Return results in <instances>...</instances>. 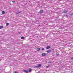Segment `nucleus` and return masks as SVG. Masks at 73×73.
I'll list each match as a JSON object with an SVG mask.
<instances>
[{
    "instance_id": "obj_7",
    "label": "nucleus",
    "mask_w": 73,
    "mask_h": 73,
    "mask_svg": "<svg viewBox=\"0 0 73 73\" xmlns=\"http://www.w3.org/2000/svg\"><path fill=\"white\" fill-rule=\"evenodd\" d=\"M50 48V46H47L46 47V49H49Z\"/></svg>"
},
{
    "instance_id": "obj_4",
    "label": "nucleus",
    "mask_w": 73,
    "mask_h": 73,
    "mask_svg": "<svg viewBox=\"0 0 73 73\" xmlns=\"http://www.w3.org/2000/svg\"><path fill=\"white\" fill-rule=\"evenodd\" d=\"M44 12L43 11V10H41L40 11V13H42Z\"/></svg>"
},
{
    "instance_id": "obj_13",
    "label": "nucleus",
    "mask_w": 73,
    "mask_h": 73,
    "mask_svg": "<svg viewBox=\"0 0 73 73\" xmlns=\"http://www.w3.org/2000/svg\"><path fill=\"white\" fill-rule=\"evenodd\" d=\"M21 39H22V40L23 39H24V37L23 36H22V37H21Z\"/></svg>"
},
{
    "instance_id": "obj_3",
    "label": "nucleus",
    "mask_w": 73,
    "mask_h": 73,
    "mask_svg": "<svg viewBox=\"0 0 73 73\" xmlns=\"http://www.w3.org/2000/svg\"><path fill=\"white\" fill-rule=\"evenodd\" d=\"M42 56H46V54L45 53H43L42 54Z\"/></svg>"
},
{
    "instance_id": "obj_5",
    "label": "nucleus",
    "mask_w": 73,
    "mask_h": 73,
    "mask_svg": "<svg viewBox=\"0 0 73 73\" xmlns=\"http://www.w3.org/2000/svg\"><path fill=\"white\" fill-rule=\"evenodd\" d=\"M67 12H68V11L67 10H66L64 11V13H66Z\"/></svg>"
},
{
    "instance_id": "obj_19",
    "label": "nucleus",
    "mask_w": 73,
    "mask_h": 73,
    "mask_svg": "<svg viewBox=\"0 0 73 73\" xmlns=\"http://www.w3.org/2000/svg\"><path fill=\"white\" fill-rule=\"evenodd\" d=\"M73 15V13H72L70 14V15H71V16Z\"/></svg>"
},
{
    "instance_id": "obj_18",
    "label": "nucleus",
    "mask_w": 73,
    "mask_h": 73,
    "mask_svg": "<svg viewBox=\"0 0 73 73\" xmlns=\"http://www.w3.org/2000/svg\"><path fill=\"white\" fill-rule=\"evenodd\" d=\"M42 50H44V48H42Z\"/></svg>"
},
{
    "instance_id": "obj_9",
    "label": "nucleus",
    "mask_w": 73,
    "mask_h": 73,
    "mask_svg": "<svg viewBox=\"0 0 73 73\" xmlns=\"http://www.w3.org/2000/svg\"><path fill=\"white\" fill-rule=\"evenodd\" d=\"M1 13L2 14H4V13H5V11H3L1 12Z\"/></svg>"
},
{
    "instance_id": "obj_8",
    "label": "nucleus",
    "mask_w": 73,
    "mask_h": 73,
    "mask_svg": "<svg viewBox=\"0 0 73 73\" xmlns=\"http://www.w3.org/2000/svg\"><path fill=\"white\" fill-rule=\"evenodd\" d=\"M46 52L47 53H50V52H51V50H48Z\"/></svg>"
},
{
    "instance_id": "obj_6",
    "label": "nucleus",
    "mask_w": 73,
    "mask_h": 73,
    "mask_svg": "<svg viewBox=\"0 0 73 73\" xmlns=\"http://www.w3.org/2000/svg\"><path fill=\"white\" fill-rule=\"evenodd\" d=\"M29 72H31V71H32V69L31 68H29Z\"/></svg>"
},
{
    "instance_id": "obj_1",
    "label": "nucleus",
    "mask_w": 73,
    "mask_h": 73,
    "mask_svg": "<svg viewBox=\"0 0 73 73\" xmlns=\"http://www.w3.org/2000/svg\"><path fill=\"white\" fill-rule=\"evenodd\" d=\"M23 70L24 72H25L26 73H28L29 72L28 71L25 70Z\"/></svg>"
},
{
    "instance_id": "obj_23",
    "label": "nucleus",
    "mask_w": 73,
    "mask_h": 73,
    "mask_svg": "<svg viewBox=\"0 0 73 73\" xmlns=\"http://www.w3.org/2000/svg\"><path fill=\"white\" fill-rule=\"evenodd\" d=\"M66 17H68V16L67 15H66Z\"/></svg>"
},
{
    "instance_id": "obj_15",
    "label": "nucleus",
    "mask_w": 73,
    "mask_h": 73,
    "mask_svg": "<svg viewBox=\"0 0 73 73\" xmlns=\"http://www.w3.org/2000/svg\"><path fill=\"white\" fill-rule=\"evenodd\" d=\"M21 13V12H19L17 13V14H19V13Z\"/></svg>"
},
{
    "instance_id": "obj_17",
    "label": "nucleus",
    "mask_w": 73,
    "mask_h": 73,
    "mask_svg": "<svg viewBox=\"0 0 73 73\" xmlns=\"http://www.w3.org/2000/svg\"><path fill=\"white\" fill-rule=\"evenodd\" d=\"M12 2L13 3H15V1H12Z\"/></svg>"
},
{
    "instance_id": "obj_12",
    "label": "nucleus",
    "mask_w": 73,
    "mask_h": 73,
    "mask_svg": "<svg viewBox=\"0 0 73 73\" xmlns=\"http://www.w3.org/2000/svg\"><path fill=\"white\" fill-rule=\"evenodd\" d=\"M3 28V26H1L0 27V29H2Z\"/></svg>"
},
{
    "instance_id": "obj_10",
    "label": "nucleus",
    "mask_w": 73,
    "mask_h": 73,
    "mask_svg": "<svg viewBox=\"0 0 73 73\" xmlns=\"http://www.w3.org/2000/svg\"><path fill=\"white\" fill-rule=\"evenodd\" d=\"M37 50L38 51H39V50H40V48H38L37 49Z\"/></svg>"
},
{
    "instance_id": "obj_14",
    "label": "nucleus",
    "mask_w": 73,
    "mask_h": 73,
    "mask_svg": "<svg viewBox=\"0 0 73 73\" xmlns=\"http://www.w3.org/2000/svg\"><path fill=\"white\" fill-rule=\"evenodd\" d=\"M9 25V23H7L6 24V26H8Z\"/></svg>"
},
{
    "instance_id": "obj_16",
    "label": "nucleus",
    "mask_w": 73,
    "mask_h": 73,
    "mask_svg": "<svg viewBox=\"0 0 73 73\" xmlns=\"http://www.w3.org/2000/svg\"><path fill=\"white\" fill-rule=\"evenodd\" d=\"M50 66H46V68H49V67Z\"/></svg>"
},
{
    "instance_id": "obj_22",
    "label": "nucleus",
    "mask_w": 73,
    "mask_h": 73,
    "mask_svg": "<svg viewBox=\"0 0 73 73\" xmlns=\"http://www.w3.org/2000/svg\"><path fill=\"white\" fill-rule=\"evenodd\" d=\"M71 60H73V58H71Z\"/></svg>"
},
{
    "instance_id": "obj_20",
    "label": "nucleus",
    "mask_w": 73,
    "mask_h": 73,
    "mask_svg": "<svg viewBox=\"0 0 73 73\" xmlns=\"http://www.w3.org/2000/svg\"><path fill=\"white\" fill-rule=\"evenodd\" d=\"M15 73H17V72L15 71Z\"/></svg>"
},
{
    "instance_id": "obj_11",
    "label": "nucleus",
    "mask_w": 73,
    "mask_h": 73,
    "mask_svg": "<svg viewBox=\"0 0 73 73\" xmlns=\"http://www.w3.org/2000/svg\"><path fill=\"white\" fill-rule=\"evenodd\" d=\"M56 56H59V54L58 53L56 54Z\"/></svg>"
},
{
    "instance_id": "obj_21",
    "label": "nucleus",
    "mask_w": 73,
    "mask_h": 73,
    "mask_svg": "<svg viewBox=\"0 0 73 73\" xmlns=\"http://www.w3.org/2000/svg\"><path fill=\"white\" fill-rule=\"evenodd\" d=\"M48 63H51V62H48Z\"/></svg>"
},
{
    "instance_id": "obj_2",
    "label": "nucleus",
    "mask_w": 73,
    "mask_h": 73,
    "mask_svg": "<svg viewBox=\"0 0 73 73\" xmlns=\"http://www.w3.org/2000/svg\"><path fill=\"white\" fill-rule=\"evenodd\" d=\"M41 64H39L38 65V66H37V68H40V67H41Z\"/></svg>"
}]
</instances>
